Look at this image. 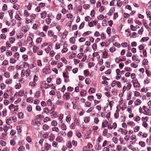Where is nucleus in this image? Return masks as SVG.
I'll list each match as a JSON object with an SVG mask.
<instances>
[{
    "mask_svg": "<svg viewBox=\"0 0 151 151\" xmlns=\"http://www.w3.org/2000/svg\"><path fill=\"white\" fill-rule=\"evenodd\" d=\"M95 92V89L93 88H90L88 91L89 93H94Z\"/></svg>",
    "mask_w": 151,
    "mask_h": 151,
    "instance_id": "nucleus-17",
    "label": "nucleus"
},
{
    "mask_svg": "<svg viewBox=\"0 0 151 151\" xmlns=\"http://www.w3.org/2000/svg\"><path fill=\"white\" fill-rule=\"evenodd\" d=\"M124 17L125 18H128L129 17V15L127 13H124L123 14Z\"/></svg>",
    "mask_w": 151,
    "mask_h": 151,
    "instance_id": "nucleus-63",
    "label": "nucleus"
},
{
    "mask_svg": "<svg viewBox=\"0 0 151 151\" xmlns=\"http://www.w3.org/2000/svg\"><path fill=\"white\" fill-rule=\"evenodd\" d=\"M6 50V47L4 46H2L1 47V52H3L5 51Z\"/></svg>",
    "mask_w": 151,
    "mask_h": 151,
    "instance_id": "nucleus-64",
    "label": "nucleus"
},
{
    "mask_svg": "<svg viewBox=\"0 0 151 151\" xmlns=\"http://www.w3.org/2000/svg\"><path fill=\"white\" fill-rule=\"evenodd\" d=\"M17 61V60L15 59H10V63H14Z\"/></svg>",
    "mask_w": 151,
    "mask_h": 151,
    "instance_id": "nucleus-45",
    "label": "nucleus"
},
{
    "mask_svg": "<svg viewBox=\"0 0 151 151\" xmlns=\"http://www.w3.org/2000/svg\"><path fill=\"white\" fill-rule=\"evenodd\" d=\"M120 72V71L119 69L116 70V72L117 76L116 77V79L117 80H118L121 77V75L119 76Z\"/></svg>",
    "mask_w": 151,
    "mask_h": 151,
    "instance_id": "nucleus-2",
    "label": "nucleus"
},
{
    "mask_svg": "<svg viewBox=\"0 0 151 151\" xmlns=\"http://www.w3.org/2000/svg\"><path fill=\"white\" fill-rule=\"evenodd\" d=\"M118 58L117 57H116L115 59V62L117 63H119L120 62L125 60L126 58L124 56H122L121 59H120L118 61H117L116 60H118Z\"/></svg>",
    "mask_w": 151,
    "mask_h": 151,
    "instance_id": "nucleus-1",
    "label": "nucleus"
},
{
    "mask_svg": "<svg viewBox=\"0 0 151 151\" xmlns=\"http://www.w3.org/2000/svg\"><path fill=\"white\" fill-rule=\"evenodd\" d=\"M0 144L2 146H5L6 145V143L3 140L0 141Z\"/></svg>",
    "mask_w": 151,
    "mask_h": 151,
    "instance_id": "nucleus-49",
    "label": "nucleus"
},
{
    "mask_svg": "<svg viewBox=\"0 0 151 151\" xmlns=\"http://www.w3.org/2000/svg\"><path fill=\"white\" fill-rule=\"evenodd\" d=\"M85 105L87 107H90L91 105V103L90 102H86L85 103Z\"/></svg>",
    "mask_w": 151,
    "mask_h": 151,
    "instance_id": "nucleus-44",
    "label": "nucleus"
},
{
    "mask_svg": "<svg viewBox=\"0 0 151 151\" xmlns=\"http://www.w3.org/2000/svg\"><path fill=\"white\" fill-rule=\"evenodd\" d=\"M10 42L12 44L13 43L14 41L15 40V38L13 37H10L9 39Z\"/></svg>",
    "mask_w": 151,
    "mask_h": 151,
    "instance_id": "nucleus-57",
    "label": "nucleus"
},
{
    "mask_svg": "<svg viewBox=\"0 0 151 151\" xmlns=\"http://www.w3.org/2000/svg\"><path fill=\"white\" fill-rule=\"evenodd\" d=\"M48 126L47 125L44 124L43 126V129L45 130H47L48 129Z\"/></svg>",
    "mask_w": 151,
    "mask_h": 151,
    "instance_id": "nucleus-47",
    "label": "nucleus"
},
{
    "mask_svg": "<svg viewBox=\"0 0 151 151\" xmlns=\"http://www.w3.org/2000/svg\"><path fill=\"white\" fill-rule=\"evenodd\" d=\"M49 140L50 141H52L55 139V136L54 134H50L49 137Z\"/></svg>",
    "mask_w": 151,
    "mask_h": 151,
    "instance_id": "nucleus-10",
    "label": "nucleus"
},
{
    "mask_svg": "<svg viewBox=\"0 0 151 151\" xmlns=\"http://www.w3.org/2000/svg\"><path fill=\"white\" fill-rule=\"evenodd\" d=\"M120 129L121 130V133L122 134H124V135H126L127 134V131L126 129H123L122 128H120Z\"/></svg>",
    "mask_w": 151,
    "mask_h": 151,
    "instance_id": "nucleus-13",
    "label": "nucleus"
},
{
    "mask_svg": "<svg viewBox=\"0 0 151 151\" xmlns=\"http://www.w3.org/2000/svg\"><path fill=\"white\" fill-rule=\"evenodd\" d=\"M108 132V129H104L103 133H102V135L104 136H106V135L107 134Z\"/></svg>",
    "mask_w": 151,
    "mask_h": 151,
    "instance_id": "nucleus-18",
    "label": "nucleus"
},
{
    "mask_svg": "<svg viewBox=\"0 0 151 151\" xmlns=\"http://www.w3.org/2000/svg\"><path fill=\"white\" fill-rule=\"evenodd\" d=\"M19 57V53L17 52H15L14 55V57L15 58H17V60H18Z\"/></svg>",
    "mask_w": 151,
    "mask_h": 151,
    "instance_id": "nucleus-24",
    "label": "nucleus"
},
{
    "mask_svg": "<svg viewBox=\"0 0 151 151\" xmlns=\"http://www.w3.org/2000/svg\"><path fill=\"white\" fill-rule=\"evenodd\" d=\"M43 86L45 88L47 89L50 88V86L49 84L45 83L44 84Z\"/></svg>",
    "mask_w": 151,
    "mask_h": 151,
    "instance_id": "nucleus-42",
    "label": "nucleus"
},
{
    "mask_svg": "<svg viewBox=\"0 0 151 151\" xmlns=\"http://www.w3.org/2000/svg\"><path fill=\"white\" fill-rule=\"evenodd\" d=\"M108 55V52L106 51H104L103 53V57L104 58H107Z\"/></svg>",
    "mask_w": 151,
    "mask_h": 151,
    "instance_id": "nucleus-14",
    "label": "nucleus"
},
{
    "mask_svg": "<svg viewBox=\"0 0 151 151\" xmlns=\"http://www.w3.org/2000/svg\"><path fill=\"white\" fill-rule=\"evenodd\" d=\"M137 34V33L135 32H133L132 33V35L131 34L129 35V36L132 38H135L136 37Z\"/></svg>",
    "mask_w": 151,
    "mask_h": 151,
    "instance_id": "nucleus-29",
    "label": "nucleus"
},
{
    "mask_svg": "<svg viewBox=\"0 0 151 151\" xmlns=\"http://www.w3.org/2000/svg\"><path fill=\"white\" fill-rule=\"evenodd\" d=\"M56 141L59 142H60L62 141V139L60 137H58L56 138Z\"/></svg>",
    "mask_w": 151,
    "mask_h": 151,
    "instance_id": "nucleus-54",
    "label": "nucleus"
},
{
    "mask_svg": "<svg viewBox=\"0 0 151 151\" xmlns=\"http://www.w3.org/2000/svg\"><path fill=\"white\" fill-rule=\"evenodd\" d=\"M6 37L5 35L4 34H1L0 35V39H5L6 38Z\"/></svg>",
    "mask_w": 151,
    "mask_h": 151,
    "instance_id": "nucleus-38",
    "label": "nucleus"
},
{
    "mask_svg": "<svg viewBox=\"0 0 151 151\" xmlns=\"http://www.w3.org/2000/svg\"><path fill=\"white\" fill-rule=\"evenodd\" d=\"M32 106L31 105H29L27 107V110L29 112H31L32 110Z\"/></svg>",
    "mask_w": 151,
    "mask_h": 151,
    "instance_id": "nucleus-34",
    "label": "nucleus"
},
{
    "mask_svg": "<svg viewBox=\"0 0 151 151\" xmlns=\"http://www.w3.org/2000/svg\"><path fill=\"white\" fill-rule=\"evenodd\" d=\"M4 75L5 76L6 78H9L10 76V74L9 73L7 72H5L4 73Z\"/></svg>",
    "mask_w": 151,
    "mask_h": 151,
    "instance_id": "nucleus-56",
    "label": "nucleus"
},
{
    "mask_svg": "<svg viewBox=\"0 0 151 151\" xmlns=\"http://www.w3.org/2000/svg\"><path fill=\"white\" fill-rule=\"evenodd\" d=\"M58 119L60 121H61L63 118V115L61 114L58 116Z\"/></svg>",
    "mask_w": 151,
    "mask_h": 151,
    "instance_id": "nucleus-61",
    "label": "nucleus"
},
{
    "mask_svg": "<svg viewBox=\"0 0 151 151\" xmlns=\"http://www.w3.org/2000/svg\"><path fill=\"white\" fill-rule=\"evenodd\" d=\"M92 47L94 50H96L97 47V44L96 43H94L92 46Z\"/></svg>",
    "mask_w": 151,
    "mask_h": 151,
    "instance_id": "nucleus-40",
    "label": "nucleus"
},
{
    "mask_svg": "<svg viewBox=\"0 0 151 151\" xmlns=\"http://www.w3.org/2000/svg\"><path fill=\"white\" fill-rule=\"evenodd\" d=\"M148 62L147 59H144L142 61V64L144 65H146L148 64Z\"/></svg>",
    "mask_w": 151,
    "mask_h": 151,
    "instance_id": "nucleus-27",
    "label": "nucleus"
},
{
    "mask_svg": "<svg viewBox=\"0 0 151 151\" xmlns=\"http://www.w3.org/2000/svg\"><path fill=\"white\" fill-rule=\"evenodd\" d=\"M61 127L62 130H65L66 129L67 127L65 124L63 123L61 125Z\"/></svg>",
    "mask_w": 151,
    "mask_h": 151,
    "instance_id": "nucleus-25",
    "label": "nucleus"
},
{
    "mask_svg": "<svg viewBox=\"0 0 151 151\" xmlns=\"http://www.w3.org/2000/svg\"><path fill=\"white\" fill-rule=\"evenodd\" d=\"M83 55L84 54L83 53H79L78 55V57L79 58V59H81L82 56H83Z\"/></svg>",
    "mask_w": 151,
    "mask_h": 151,
    "instance_id": "nucleus-62",
    "label": "nucleus"
},
{
    "mask_svg": "<svg viewBox=\"0 0 151 151\" xmlns=\"http://www.w3.org/2000/svg\"><path fill=\"white\" fill-rule=\"evenodd\" d=\"M147 16V17L149 18L150 20H151V12L149 11L146 12Z\"/></svg>",
    "mask_w": 151,
    "mask_h": 151,
    "instance_id": "nucleus-15",
    "label": "nucleus"
},
{
    "mask_svg": "<svg viewBox=\"0 0 151 151\" xmlns=\"http://www.w3.org/2000/svg\"><path fill=\"white\" fill-rule=\"evenodd\" d=\"M3 130H4V132H5V136H6L7 134V131H8V127L6 126H5L4 127Z\"/></svg>",
    "mask_w": 151,
    "mask_h": 151,
    "instance_id": "nucleus-16",
    "label": "nucleus"
},
{
    "mask_svg": "<svg viewBox=\"0 0 151 151\" xmlns=\"http://www.w3.org/2000/svg\"><path fill=\"white\" fill-rule=\"evenodd\" d=\"M52 130L54 131H55L56 132H59V130L58 128L56 127H53L52 128Z\"/></svg>",
    "mask_w": 151,
    "mask_h": 151,
    "instance_id": "nucleus-21",
    "label": "nucleus"
},
{
    "mask_svg": "<svg viewBox=\"0 0 151 151\" xmlns=\"http://www.w3.org/2000/svg\"><path fill=\"white\" fill-rule=\"evenodd\" d=\"M42 39L40 37L37 38L36 40V42L37 43H40L41 42Z\"/></svg>",
    "mask_w": 151,
    "mask_h": 151,
    "instance_id": "nucleus-59",
    "label": "nucleus"
},
{
    "mask_svg": "<svg viewBox=\"0 0 151 151\" xmlns=\"http://www.w3.org/2000/svg\"><path fill=\"white\" fill-rule=\"evenodd\" d=\"M139 127L136 126L134 129V131L135 132H137L139 130Z\"/></svg>",
    "mask_w": 151,
    "mask_h": 151,
    "instance_id": "nucleus-55",
    "label": "nucleus"
},
{
    "mask_svg": "<svg viewBox=\"0 0 151 151\" xmlns=\"http://www.w3.org/2000/svg\"><path fill=\"white\" fill-rule=\"evenodd\" d=\"M130 27L131 30L133 31H135L136 30L137 28H136V27L132 25H130Z\"/></svg>",
    "mask_w": 151,
    "mask_h": 151,
    "instance_id": "nucleus-41",
    "label": "nucleus"
},
{
    "mask_svg": "<svg viewBox=\"0 0 151 151\" xmlns=\"http://www.w3.org/2000/svg\"><path fill=\"white\" fill-rule=\"evenodd\" d=\"M30 70L29 69H28L26 71V76H28L30 74Z\"/></svg>",
    "mask_w": 151,
    "mask_h": 151,
    "instance_id": "nucleus-30",
    "label": "nucleus"
},
{
    "mask_svg": "<svg viewBox=\"0 0 151 151\" xmlns=\"http://www.w3.org/2000/svg\"><path fill=\"white\" fill-rule=\"evenodd\" d=\"M61 81V79L60 78H58L56 81V83L57 84L59 85L60 84Z\"/></svg>",
    "mask_w": 151,
    "mask_h": 151,
    "instance_id": "nucleus-51",
    "label": "nucleus"
},
{
    "mask_svg": "<svg viewBox=\"0 0 151 151\" xmlns=\"http://www.w3.org/2000/svg\"><path fill=\"white\" fill-rule=\"evenodd\" d=\"M8 70L9 71H11L14 70V67L13 66H10L8 68Z\"/></svg>",
    "mask_w": 151,
    "mask_h": 151,
    "instance_id": "nucleus-33",
    "label": "nucleus"
},
{
    "mask_svg": "<svg viewBox=\"0 0 151 151\" xmlns=\"http://www.w3.org/2000/svg\"><path fill=\"white\" fill-rule=\"evenodd\" d=\"M24 15L26 17H27L29 15V14L27 10L24 11Z\"/></svg>",
    "mask_w": 151,
    "mask_h": 151,
    "instance_id": "nucleus-46",
    "label": "nucleus"
},
{
    "mask_svg": "<svg viewBox=\"0 0 151 151\" xmlns=\"http://www.w3.org/2000/svg\"><path fill=\"white\" fill-rule=\"evenodd\" d=\"M18 116L19 118L22 119L24 117L23 113L22 112H20L18 113Z\"/></svg>",
    "mask_w": 151,
    "mask_h": 151,
    "instance_id": "nucleus-12",
    "label": "nucleus"
},
{
    "mask_svg": "<svg viewBox=\"0 0 151 151\" xmlns=\"http://www.w3.org/2000/svg\"><path fill=\"white\" fill-rule=\"evenodd\" d=\"M28 30V28L27 25L23 26L22 28V31H23L24 33H26Z\"/></svg>",
    "mask_w": 151,
    "mask_h": 151,
    "instance_id": "nucleus-5",
    "label": "nucleus"
},
{
    "mask_svg": "<svg viewBox=\"0 0 151 151\" xmlns=\"http://www.w3.org/2000/svg\"><path fill=\"white\" fill-rule=\"evenodd\" d=\"M116 50V48L114 47H112L110 48L109 51L111 52H113L115 51Z\"/></svg>",
    "mask_w": 151,
    "mask_h": 151,
    "instance_id": "nucleus-37",
    "label": "nucleus"
},
{
    "mask_svg": "<svg viewBox=\"0 0 151 151\" xmlns=\"http://www.w3.org/2000/svg\"><path fill=\"white\" fill-rule=\"evenodd\" d=\"M133 86L134 87H139L140 85L138 81H137V82H133Z\"/></svg>",
    "mask_w": 151,
    "mask_h": 151,
    "instance_id": "nucleus-23",
    "label": "nucleus"
},
{
    "mask_svg": "<svg viewBox=\"0 0 151 151\" xmlns=\"http://www.w3.org/2000/svg\"><path fill=\"white\" fill-rule=\"evenodd\" d=\"M51 125L54 126H55L57 125L58 123L55 120H53L51 122Z\"/></svg>",
    "mask_w": 151,
    "mask_h": 151,
    "instance_id": "nucleus-28",
    "label": "nucleus"
},
{
    "mask_svg": "<svg viewBox=\"0 0 151 151\" xmlns=\"http://www.w3.org/2000/svg\"><path fill=\"white\" fill-rule=\"evenodd\" d=\"M46 15L47 13L46 12L44 11L41 13V17L42 19H44L46 17Z\"/></svg>",
    "mask_w": 151,
    "mask_h": 151,
    "instance_id": "nucleus-9",
    "label": "nucleus"
},
{
    "mask_svg": "<svg viewBox=\"0 0 151 151\" xmlns=\"http://www.w3.org/2000/svg\"><path fill=\"white\" fill-rule=\"evenodd\" d=\"M8 64V61L6 60H5L3 62L2 65H7Z\"/></svg>",
    "mask_w": 151,
    "mask_h": 151,
    "instance_id": "nucleus-36",
    "label": "nucleus"
},
{
    "mask_svg": "<svg viewBox=\"0 0 151 151\" xmlns=\"http://www.w3.org/2000/svg\"><path fill=\"white\" fill-rule=\"evenodd\" d=\"M16 133V132L15 131H14V130H12L11 131L10 134L13 136V138L14 139H16V137L15 136H14V135Z\"/></svg>",
    "mask_w": 151,
    "mask_h": 151,
    "instance_id": "nucleus-4",
    "label": "nucleus"
},
{
    "mask_svg": "<svg viewBox=\"0 0 151 151\" xmlns=\"http://www.w3.org/2000/svg\"><path fill=\"white\" fill-rule=\"evenodd\" d=\"M36 117V119L37 120L39 119H42L44 118V116L43 115H38Z\"/></svg>",
    "mask_w": 151,
    "mask_h": 151,
    "instance_id": "nucleus-50",
    "label": "nucleus"
},
{
    "mask_svg": "<svg viewBox=\"0 0 151 151\" xmlns=\"http://www.w3.org/2000/svg\"><path fill=\"white\" fill-rule=\"evenodd\" d=\"M37 64L39 66H42V64L41 60H38L37 61Z\"/></svg>",
    "mask_w": 151,
    "mask_h": 151,
    "instance_id": "nucleus-52",
    "label": "nucleus"
},
{
    "mask_svg": "<svg viewBox=\"0 0 151 151\" xmlns=\"http://www.w3.org/2000/svg\"><path fill=\"white\" fill-rule=\"evenodd\" d=\"M90 120V118L89 117H86L84 118V121L85 123L88 122Z\"/></svg>",
    "mask_w": 151,
    "mask_h": 151,
    "instance_id": "nucleus-22",
    "label": "nucleus"
},
{
    "mask_svg": "<svg viewBox=\"0 0 151 151\" xmlns=\"http://www.w3.org/2000/svg\"><path fill=\"white\" fill-rule=\"evenodd\" d=\"M112 141L115 143L117 144V139L116 137H114L112 138Z\"/></svg>",
    "mask_w": 151,
    "mask_h": 151,
    "instance_id": "nucleus-39",
    "label": "nucleus"
},
{
    "mask_svg": "<svg viewBox=\"0 0 151 151\" xmlns=\"http://www.w3.org/2000/svg\"><path fill=\"white\" fill-rule=\"evenodd\" d=\"M139 145L142 147H144L145 146V143L143 141H140L139 143Z\"/></svg>",
    "mask_w": 151,
    "mask_h": 151,
    "instance_id": "nucleus-26",
    "label": "nucleus"
},
{
    "mask_svg": "<svg viewBox=\"0 0 151 151\" xmlns=\"http://www.w3.org/2000/svg\"><path fill=\"white\" fill-rule=\"evenodd\" d=\"M51 147V145H49L48 143H46L44 145V149L46 151H48Z\"/></svg>",
    "mask_w": 151,
    "mask_h": 151,
    "instance_id": "nucleus-3",
    "label": "nucleus"
},
{
    "mask_svg": "<svg viewBox=\"0 0 151 151\" xmlns=\"http://www.w3.org/2000/svg\"><path fill=\"white\" fill-rule=\"evenodd\" d=\"M24 93V91H20L18 93V95L20 96H23Z\"/></svg>",
    "mask_w": 151,
    "mask_h": 151,
    "instance_id": "nucleus-48",
    "label": "nucleus"
},
{
    "mask_svg": "<svg viewBox=\"0 0 151 151\" xmlns=\"http://www.w3.org/2000/svg\"><path fill=\"white\" fill-rule=\"evenodd\" d=\"M149 39V38L148 37H143L142 38L141 40H140V42H144L145 41H147Z\"/></svg>",
    "mask_w": 151,
    "mask_h": 151,
    "instance_id": "nucleus-20",
    "label": "nucleus"
},
{
    "mask_svg": "<svg viewBox=\"0 0 151 151\" xmlns=\"http://www.w3.org/2000/svg\"><path fill=\"white\" fill-rule=\"evenodd\" d=\"M75 39L74 37H71L69 39V41L70 43L72 44H74L75 42Z\"/></svg>",
    "mask_w": 151,
    "mask_h": 151,
    "instance_id": "nucleus-7",
    "label": "nucleus"
},
{
    "mask_svg": "<svg viewBox=\"0 0 151 151\" xmlns=\"http://www.w3.org/2000/svg\"><path fill=\"white\" fill-rule=\"evenodd\" d=\"M25 148L23 146H20L18 148L19 151H23L24 150Z\"/></svg>",
    "mask_w": 151,
    "mask_h": 151,
    "instance_id": "nucleus-43",
    "label": "nucleus"
},
{
    "mask_svg": "<svg viewBox=\"0 0 151 151\" xmlns=\"http://www.w3.org/2000/svg\"><path fill=\"white\" fill-rule=\"evenodd\" d=\"M54 33L52 30H50L48 32V35L50 37L52 36L53 35Z\"/></svg>",
    "mask_w": 151,
    "mask_h": 151,
    "instance_id": "nucleus-19",
    "label": "nucleus"
},
{
    "mask_svg": "<svg viewBox=\"0 0 151 151\" xmlns=\"http://www.w3.org/2000/svg\"><path fill=\"white\" fill-rule=\"evenodd\" d=\"M12 80L11 79L7 80L5 81V83L7 84H9L12 83Z\"/></svg>",
    "mask_w": 151,
    "mask_h": 151,
    "instance_id": "nucleus-35",
    "label": "nucleus"
},
{
    "mask_svg": "<svg viewBox=\"0 0 151 151\" xmlns=\"http://www.w3.org/2000/svg\"><path fill=\"white\" fill-rule=\"evenodd\" d=\"M50 112L48 109L47 108H45L44 109L43 112L45 113L46 114H48Z\"/></svg>",
    "mask_w": 151,
    "mask_h": 151,
    "instance_id": "nucleus-32",
    "label": "nucleus"
},
{
    "mask_svg": "<svg viewBox=\"0 0 151 151\" xmlns=\"http://www.w3.org/2000/svg\"><path fill=\"white\" fill-rule=\"evenodd\" d=\"M94 65V64L93 62H89L88 63V66L89 68H91L92 66H93Z\"/></svg>",
    "mask_w": 151,
    "mask_h": 151,
    "instance_id": "nucleus-58",
    "label": "nucleus"
},
{
    "mask_svg": "<svg viewBox=\"0 0 151 151\" xmlns=\"http://www.w3.org/2000/svg\"><path fill=\"white\" fill-rule=\"evenodd\" d=\"M91 33V32L90 31H87L85 32H84V33L83 34V37H85L86 36L88 35H89V34Z\"/></svg>",
    "mask_w": 151,
    "mask_h": 151,
    "instance_id": "nucleus-31",
    "label": "nucleus"
},
{
    "mask_svg": "<svg viewBox=\"0 0 151 151\" xmlns=\"http://www.w3.org/2000/svg\"><path fill=\"white\" fill-rule=\"evenodd\" d=\"M29 85L31 86H35L36 85V83L35 82H31L29 83Z\"/></svg>",
    "mask_w": 151,
    "mask_h": 151,
    "instance_id": "nucleus-60",
    "label": "nucleus"
},
{
    "mask_svg": "<svg viewBox=\"0 0 151 151\" xmlns=\"http://www.w3.org/2000/svg\"><path fill=\"white\" fill-rule=\"evenodd\" d=\"M63 96H66V99L67 100H69L70 98V93L68 92L66 93L65 94L63 95Z\"/></svg>",
    "mask_w": 151,
    "mask_h": 151,
    "instance_id": "nucleus-11",
    "label": "nucleus"
},
{
    "mask_svg": "<svg viewBox=\"0 0 151 151\" xmlns=\"http://www.w3.org/2000/svg\"><path fill=\"white\" fill-rule=\"evenodd\" d=\"M118 106L117 107V109L116 111V113L114 114V116L115 118L116 119H117L118 118L119 116V110H118L117 108Z\"/></svg>",
    "mask_w": 151,
    "mask_h": 151,
    "instance_id": "nucleus-6",
    "label": "nucleus"
},
{
    "mask_svg": "<svg viewBox=\"0 0 151 151\" xmlns=\"http://www.w3.org/2000/svg\"><path fill=\"white\" fill-rule=\"evenodd\" d=\"M141 100L139 99L137 100L135 102L134 104L135 105L134 106H135L137 105H138L141 103Z\"/></svg>",
    "mask_w": 151,
    "mask_h": 151,
    "instance_id": "nucleus-8",
    "label": "nucleus"
},
{
    "mask_svg": "<svg viewBox=\"0 0 151 151\" xmlns=\"http://www.w3.org/2000/svg\"><path fill=\"white\" fill-rule=\"evenodd\" d=\"M71 142L70 141H68V143L67 144V147L69 148H71L72 147V145Z\"/></svg>",
    "mask_w": 151,
    "mask_h": 151,
    "instance_id": "nucleus-53",
    "label": "nucleus"
}]
</instances>
